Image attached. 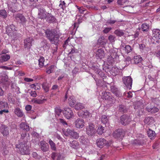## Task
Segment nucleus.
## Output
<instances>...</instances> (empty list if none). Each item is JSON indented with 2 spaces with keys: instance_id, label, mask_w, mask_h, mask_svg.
I'll return each mask as SVG.
<instances>
[{
  "instance_id": "9b49d317",
  "label": "nucleus",
  "mask_w": 160,
  "mask_h": 160,
  "mask_svg": "<svg viewBox=\"0 0 160 160\" xmlns=\"http://www.w3.org/2000/svg\"><path fill=\"white\" fill-rule=\"evenodd\" d=\"M102 98L107 100H112V102H115V99L114 97H112L110 92H105L102 93Z\"/></svg>"
},
{
  "instance_id": "cd10ccee",
  "label": "nucleus",
  "mask_w": 160,
  "mask_h": 160,
  "mask_svg": "<svg viewBox=\"0 0 160 160\" xmlns=\"http://www.w3.org/2000/svg\"><path fill=\"white\" fill-rule=\"evenodd\" d=\"M68 103L71 107H74L76 101L74 98L73 97H70L68 99Z\"/></svg>"
},
{
  "instance_id": "6e6d98bb",
  "label": "nucleus",
  "mask_w": 160,
  "mask_h": 160,
  "mask_svg": "<svg viewBox=\"0 0 160 160\" xmlns=\"http://www.w3.org/2000/svg\"><path fill=\"white\" fill-rule=\"evenodd\" d=\"M12 94L11 93H9L8 95V98L9 101L13 102V100L12 98Z\"/></svg>"
},
{
  "instance_id": "c756f323",
  "label": "nucleus",
  "mask_w": 160,
  "mask_h": 160,
  "mask_svg": "<svg viewBox=\"0 0 160 160\" xmlns=\"http://www.w3.org/2000/svg\"><path fill=\"white\" fill-rule=\"evenodd\" d=\"M148 135L151 139H152L155 136L156 134L154 131L149 129L147 132Z\"/></svg>"
},
{
  "instance_id": "49530a36",
  "label": "nucleus",
  "mask_w": 160,
  "mask_h": 160,
  "mask_svg": "<svg viewBox=\"0 0 160 160\" xmlns=\"http://www.w3.org/2000/svg\"><path fill=\"white\" fill-rule=\"evenodd\" d=\"M78 145V143L76 141H73L70 143V146L73 148H77Z\"/></svg>"
},
{
  "instance_id": "423d86ee",
  "label": "nucleus",
  "mask_w": 160,
  "mask_h": 160,
  "mask_svg": "<svg viewBox=\"0 0 160 160\" xmlns=\"http://www.w3.org/2000/svg\"><path fill=\"white\" fill-rule=\"evenodd\" d=\"M96 132L95 126L92 123H90L86 128V133L89 136H92L94 135Z\"/></svg>"
},
{
  "instance_id": "7ed1b4c3",
  "label": "nucleus",
  "mask_w": 160,
  "mask_h": 160,
  "mask_svg": "<svg viewBox=\"0 0 160 160\" xmlns=\"http://www.w3.org/2000/svg\"><path fill=\"white\" fill-rule=\"evenodd\" d=\"M64 134L66 136H70L74 139H77L79 137L78 134L77 132L69 128L67 129V131L64 132Z\"/></svg>"
},
{
  "instance_id": "052dcab7",
  "label": "nucleus",
  "mask_w": 160,
  "mask_h": 160,
  "mask_svg": "<svg viewBox=\"0 0 160 160\" xmlns=\"http://www.w3.org/2000/svg\"><path fill=\"white\" fill-rule=\"evenodd\" d=\"M77 50L74 47H73L72 48L71 52L69 53V54H74L77 52Z\"/></svg>"
},
{
  "instance_id": "e433bc0d",
  "label": "nucleus",
  "mask_w": 160,
  "mask_h": 160,
  "mask_svg": "<svg viewBox=\"0 0 160 160\" xmlns=\"http://www.w3.org/2000/svg\"><path fill=\"white\" fill-rule=\"evenodd\" d=\"M59 7L60 8L62 9V10L63 11L66 9V4L65 2L64 1H60Z\"/></svg>"
},
{
  "instance_id": "1a4fd4ad",
  "label": "nucleus",
  "mask_w": 160,
  "mask_h": 160,
  "mask_svg": "<svg viewBox=\"0 0 160 160\" xmlns=\"http://www.w3.org/2000/svg\"><path fill=\"white\" fill-rule=\"evenodd\" d=\"M113 136L115 138H122L124 135V133L121 129H119L115 131L113 133Z\"/></svg>"
},
{
  "instance_id": "5701e85b",
  "label": "nucleus",
  "mask_w": 160,
  "mask_h": 160,
  "mask_svg": "<svg viewBox=\"0 0 160 160\" xmlns=\"http://www.w3.org/2000/svg\"><path fill=\"white\" fill-rule=\"evenodd\" d=\"M110 72L113 76H116L119 74V70L117 67H113L111 69L109 70Z\"/></svg>"
},
{
  "instance_id": "f704fd0d",
  "label": "nucleus",
  "mask_w": 160,
  "mask_h": 160,
  "mask_svg": "<svg viewBox=\"0 0 160 160\" xmlns=\"http://www.w3.org/2000/svg\"><path fill=\"white\" fill-rule=\"evenodd\" d=\"M84 108L83 105L79 102L77 103L75 106V108L77 110L82 109Z\"/></svg>"
},
{
  "instance_id": "f8f14e48",
  "label": "nucleus",
  "mask_w": 160,
  "mask_h": 160,
  "mask_svg": "<svg viewBox=\"0 0 160 160\" xmlns=\"http://www.w3.org/2000/svg\"><path fill=\"white\" fill-rule=\"evenodd\" d=\"M9 128L7 126L2 125L0 128V132L4 137H6L9 135Z\"/></svg>"
},
{
  "instance_id": "864d4df0",
  "label": "nucleus",
  "mask_w": 160,
  "mask_h": 160,
  "mask_svg": "<svg viewBox=\"0 0 160 160\" xmlns=\"http://www.w3.org/2000/svg\"><path fill=\"white\" fill-rule=\"evenodd\" d=\"M8 27L12 30L13 32L17 31V27H15L13 24L11 25Z\"/></svg>"
},
{
  "instance_id": "3c124183",
  "label": "nucleus",
  "mask_w": 160,
  "mask_h": 160,
  "mask_svg": "<svg viewBox=\"0 0 160 160\" xmlns=\"http://www.w3.org/2000/svg\"><path fill=\"white\" fill-rule=\"evenodd\" d=\"M14 112L18 117H21L23 115V113L21 111H14Z\"/></svg>"
},
{
  "instance_id": "79ce46f5",
  "label": "nucleus",
  "mask_w": 160,
  "mask_h": 160,
  "mask_svg": "<svg viewBox=\"0 0 160 160\" xmlns=\"http://www.w3.org/2000/svg\"><path fill=\"white\" fill-rule=\"evenodd\" d=\"M0 17L4 18H5L7 17V12L5 10H0Z\"/></svg>"
},
{
  "instance_id": "39448f33",
  "label": "nucleus",
  "mask_w": 160,
  "mask_h": 160,
  "mask_svg": "<svg viewBox=\"0 0 160 160\" xmlns=\"http://www.w3.org/2000/svg\"><path fill=\"white\" fill-rule=\"evenodd\" d=\"M122 81L127 88L129 89L131 88L132 80L131 77H124L122 78Z\"/></svg>"
},
{
  "instance_id": "a18cd8bd",
  "label": "nucleus",
  "mask_w": 160,
  "mask_h": 160,
  "mask_svg": "<svg viewBox=\"0 0 160 160\" xmlns=\"http://www.w3.org/2000/svg\"><path fill=\"white\" fill-rule=\"evenodd\" d=\"M128 2V0H118L117 3L120 6L124 5Z\"/></svg>"
},
{
  "instance_id": "4c0bfd02",
  "label": "nucleus",
  "mask_w": 160,
  "mask_h": 160,
  "mask_svg": "<svg viewBox=\"0 0 160 160\" xmlns=\"http://www.w3.org/2000/svg\"><path fill=\"white\" fill-rule=\"evenodd\" d=\"M54 65H52L47 68L46 72L48 74H49L53 71V68L54 67Z\"/></svg>"
},
{
  "instance_id": "8fccbe9b",
  "label": "nucleus",
  "mask_w": 160,
  "mask_h": 160,
  "mask_svg": "<svg viewBox=\"0 0 160 160\" xmlns=\"http://www.w3.org/2000/svg\"><path fill=\"white\" fill-rule=\"evenodd\" d=\"M115 38V36L110 35L108 36V39L110 42L112 43L114 42Z\"/></svg>"
},
{
  "instance_id": "2eb2a0df",
  "label": "nucleus",
  "mask_w": 160,
  "mask_h": 160,
  "mask_svg": "<svg viewBox=\"0 0 160 160\" xmlns=\"http://www.w3.org/2000/svg\"><path fill=\"white\" fill-rule=\"evenodd\" d=\"M40 148L44 152H46L48 151L49 149L48 144L45 142L42 141L40 142Z\"/></svg>"
},
{
  "instance_id": "37998d69",
  "label": "nucleus",
  "mask_w": 160,
  "mask_h": 160,
  "mask_svg": "<svg viewBox=\"0 0 160 160\" xmlns=\"http://www.w3.org/2000/svg\"><path fill=\"white\" fill-rule=\"evenodd\" d=\"M6 32L7 34L10 36H12V35H14V32L12 31V30L10 29L9 27L8 26L6 30Z\"/></svg>"
},
{
  "instance_id": "e2e57ef3",
  "label": "nucleus",
  "mask_w": 160,
  "mask_h": 160,
  "mask_svg": "<svg viewBox=\"0 0 160 160\" xmlns=\"http://www.w3.org/2000/svg\"><path fill=\"white\" fill-rule=\"evenodd\" d=\"M31 96L33 97H36L37 96V93L35 91H31L30 93Z\"/></svg>"
},
{
  "instance_id": "72a5a7b5",
  "label": "nucleus",
  "mask_w": 160,
  "mask_h": 160,
  "mask_svg": "<svg viewBox=\"0 0 160 160\" xmlns=\"http://www.w3.org/2000/svg\"><path fill=\"white\" fill-rule=\"evenodd\" d=\"M104 127L102 126H99L97 132L98 134L102 135L104 132Z\"/></svg>"
},
{
  "instance_id": "f3484780",
  "label": "nucleus",
  "mask_w": 160,
  "mask_h": 160,
  "mask_svg": "<svg viewBox=\"0 0 160 160\" xmlns=\"http://www.w3.org/2000/svg\"><path fill=\"white\" fill-rule=\"evenodd\" d=\"M96 54V57L100 59L103 58L105 55L103 49L101 48L98 49Z\"/></svg>"
},
{
  "instance_id": "338daca9",
  "label": "nucleus",
  "mask_w": 160,
  "mask_h": 160,
  "mask_svg": "<svg viewBox=\"0 0 160 160\" xmlns=\"http://www.w3.org/2000/svg\"><path fill=\"white\" fill-rule=\"evenodd\" d=\"M27 135L26 132L22 133L21 135V138L22 139H24L26 137Z\"/></svg>"
},
{
  "instance_id": "603ef678",
  "label": "nucleus",
  "mask_w": 160,
  "mask_h": 160,
  "mask_svg": "<svg viewBox=\"0 0 160 160\" xmlns=\"http://www.w3.org/2000/svg\"><path fill=\"white\" fill-rule=\"evenodd\" d=\"M59 121L65 127L68 126V124L66 122L64 119L61 118L59 119Z\"/></svg>"
},
{
  "instance_id": "de8ad7c7",
  "label": "nucleus",
  "mask_w": 160,
  "mask_h": 160,
  "mask_svg": "<svg viewBox=\"0 0 160 160\" xmlns=\"http://www.w3.org/2000/svg\"><path fill=\"white\" fill-rule=\"evenodd\" d=\"M42 87L45 92L48 91L49 87L48 84L47 83H43L42 84Z\"/></svg>"
},
{
  "instance_id": "7c9ffc66",
  "label": "nucleus",
  "mask_w": 160,
  "mask_h": 160,
  "mask_svg": "<svg viewBox=\"0 0 160 160\" xmlns=\"http://www.w3.org/2000/svg\"><path fill=\"white\" fill-rule=\"evenodd\" d=\"M134 63L136 64H138L141 62L142 60V57L140 56H137L134 57Z\"/></svg>"
},
{
  "instance_id": "dca6fc26",
  "label": "nucleus",
  "mask_w": 160,
  "mask_h": 160,
  "mask_svg": "<svg viewBox=\"0 0 160 160\" xmlns=\"http://www.w3.org/2000/svg\"><path fill=\"white\" fill-rule=\"evenodd\" d=\"M108 42V40L104 36L100 37L98 40V43L100 45L104 46Z\"/></svg>"
},
{
  "instance_id": "20e7f679",
  "label": "nucleus",
  "mask_w": 160,
  "mask_h": 160,
  "mask_svg": "<svg viewBox=\"0 0 160 160\" xmlns=\"http://www.w3.org/2000/svg\"><path fill=\"white\" fill-rule=\"evenodd\" d=\"M131 121V117L126 115H123L120 118V122L123 125L126 126Z\"/></svg>"
},
{
  "instance_id": "09e8293b",
  "label": "nucleus",
  "mask_w": 160,
  "mask_h": 160,
  "mask_svg": "<svg viewBox=\"0 0 160 160\" xmlns=\"http://www.w3.org/2000/svg\"><path fill=\"white\" fill-rule=\"evenodd\" d=\"M44 100H41L40 99H34L32 100V102L36 104H41L43 103Z\"/></svg>"
},
{
  "instance_id": "58836bf2",
  "label": "nucleus",
  "mask_w": 160,
  "mask_h": 160,
  "mask_svg": "<svg viewBox=\"0 0 160 160\" xmlns=\"http://www.w3.org/2000/svg\"><path fill=\"white\" fill-rule=\"evenodd\" d=\"M49 143L50 145L51 148L54 151H56V148L55 144L51 139L49 140Z\"/></svg>"
},
{
  "instance_id": "6ab92c4d",
  "label": "nucleus",
  "mask_w": 160,
  "mask_h": 160,
  "mask_svg": "<svg viewBox=\"0 0 160 160\" xmlns=\"http://www.w3.org/2000/svg\"><path fill=\"white\" fill-rule=\"evenodd\" d=\"M152 37L157 39H160V30L158 29H154L152 31Z\"/></svg>"
},
{
  "instance_id": "f03ea898",
  "label": "nucleus",
  "mask_w": 160,
  "mask_h": 160,
  "mask_svg": "<svg viewBox=\"0 0 160 160\" xmlns=\"http://www.w3.org/2000/svg\"><path fill=\"white\" fill-rule=\"evenodd\" d=\"M17 150L22 155H28L30 154L29 147L25 142H20L16 145Z\"/></svg>"
},
{
  "instance_id": "c03bdc74",
  "label": "nucleus",
  "mask_w": 160,
  "mask_h": 160,
  "mask_svg": "<svg viewBox=\"0 0 160 160\" xmlns=\"http://www.w3.org/2000/svg\"><path fill=\"white\" fill-rule=\"evenodd\" d=\"M31 87L34 88L35 90H39L40 88V84L38 83H36L31 85Z\"/></svg>"
},
{
  "instance_id": "4be33fe9",
  "label": "nucleus",
  "mask_w": 160,
  "mask_h": 160,
  "mask_svg": "<svg viewBox=\"0 0 160 160\" xmlns=\"http://www.w3.org/2000/svg\"><path fill=\"white\" fill-rule=\"evenodd\" d=\"M111 91L117 97H120L121 95L120 92L115 86H112L111 87Z\"/></svg>"
},
{
  "instance_id": "6e6552de",
  "label": "nucleus",
  "mask_w": 160,
  "mask_h": 160,
  "mask_svg": "<svg viewBox=\"0 0 160 160\" xmlns=\"http://www.w3.org/2000/svg\"><path fill=\"white\" fill-rule=\"evenodd\" d=\"M55 113L59 115L60 113L62 111L64 116L68 119L72 118L74 114L72 111H55Z\"/></svg>"
},
{
  "instance_id": "bf43d9fd",
  "label": "nucleus",
  "mask_w": 160,
  "mask_h": 160,
  "mask_svg": "<svg viewBox=\"0 0 160 160\" xmlns=\"http://www.w3.org/2000/svg\"><path fill=\"white\" fill-rule=\"evenodd\" d=\"M118 109L119 110H125L126 109V108L124 105L121 104L118 106Z\"/></svg>"
},
{
  "instance_id": "5fc2aeb1",
  "label": "nucleus",
  "mask_w": 160,
  "mask_h": 160,
  "mask_svg": "<svg viewBox=\"0 0 160 160\" xmlns=\"http://www.w3.org/2000/svg\"><path fill=\"white\" fill-rule=\"evenodd\" d=\"M116 22L115 20H109L106 22L107 24H110L111 25L113 24Z\"/></svg>"
},
{
  "instance_id": "9d476101",
  "label": "nucleus",
  "mask_w": 160,
  "mask_h": 160,
  "mask_svg": "<svg viewBox=\"0 0 160 160\" xmlns=\"http://www.w3.org/2000/svg\"><path fill=\"white\" fill-rule=\"evenodd\" d=\"M33 39L32 37L28 38L24 40V47L28 49L32 46V42Z\"/></svg>"
},
{
  "instance_id": "4d7b16f0",
  "label": "nucleus",
  "mask_w": 160,
  "mask_h": 160,
  "mask_svg": "<svg viewBox=\"0 0 160 160\" xmlns=\"http://www.w3.org/2000/svg\"><path fill=\"white\" fill-rule=\"evenodd\" d=\"M69 41V38H68L66 40L64 44L63 45V47L64 48H66V46L68 44V42Z\"/></svg>"
},
{
  "instance_id": "473e14b6",
  "label": "nucleus",
  "mask_w": 160,
  "mask_h": 160,
  "mask_svg": "<svg viewBox=\"0 0 160 160\" xmlns=\"http://www.w3.org/2000/svg\"><path fill=\"white\" fill-rule=\"evenodd\" d=\"M114 33L119 37L122 36L124 35V33L123 31L121 30L117 29L115 30L114 32Z\"/></svg>"
},
{
  "instance_id": "ddd939ff",
  "label": "nucleus",
  "mask_w": 160,
  "mask_h": 160,
  "mask_svg": "<svg viewBox=\"0 0 160 160\" xmlns=\"http://www.w3.org/2000/svg\"><path fill=\"white\" fill-rule=\"evenodd\" d=\"M74 123L76 128H82L84 126V121L82 119L78 118L75 121Z\"/></svg>"
},
{
  "instance_id": "ea45409f",
  "label": "nucleus",
  "mask_w": 160,
  "mask_h": 160,
  "mask_svg": "<svg viewBox=\"0 0 160 160\" xmlns=\"http://www.w3.org/2000/svg\"><path fill=\"white\" fill-rule=\"evenodd\" d=\"M44 58L43 57H41L38 60V65L40 67H42L44 66Z\"/></svg>"
},
{
  "instance_id": "f257e3e1",
  "label": "nucleus",
  "mask_w": 160,
  "mask_h": 160,
  "mask_svg": "<svg viewBox=\"0 0 160 160\" xmlns=\"http://www.w3.org/2000/svg\"><path fill=\"white\" fill-rule=\"evenodd\" d=\"M44 32L46 37L51 43L57 46L59 43L60 36L56 32L55 30L54 29H47L44 30Z\"/></svg>"
},
{
  "instance_id": "774afa93",
  "label": "nucleus",
  "mask_w": 160,
  "mask_h": 160,
  "mask_svg": "<svg viewBox=\"0 0 160 160\" xmlns=\"http://www.w3.org/2000/svg\"><path fill=\"white\" fill-rule=\"evenodd\" d=\"M56 157H57V160H62L61 155L60 154L58 153Z\"/></svg>"
},
{
  "instance_id": "b1692460",
  "label": "nucleus",
  "mask_w": 160,
  "mask_h": 160,
  "mask_svg": "<svg viewBox=\"0 0 160 160\" xmlns=\"http://www.w3.org/2000/svg\"><path fill=\"white\" fill-rule=\"evenodd\" d=\"M144 122L145 124L149 125L153 123L154 122V121L152 117H148L145 118Z\"/></svg>"
},
{
  "instance_id": "4468645a",
  "label": "nucleus",
  "mask_w": 160,
  "mask_h": 160,
  "mask_svg": "<svg viewBox=\"0 0 160 160\" xmlns=\"http://www.w3.org/2000/svg\"><path fill=\"white\" fill-rule=\"evenodd\" d=\"M48 13L43 8H40L38 14V18L41 19L46 18L47 17L46 14Z\"/></svg>"
},
{
  "instance_id": "412c9836",
  "label": "nucleus",
  "mask_w": 160,
  "mask_h": 160,
  "mask_svg": "<svg viewBox=\"0 0 160 160\" xmlns=\"http://www.w3.org/2000/svg\"><path fill=\"white\" fill-rule=\"evenodd\" d=\"M41 44L44 50H48L49 49L50 44L48 43L47 40L45 39L43 40L41 42Z\"/></svg>"
},
{
  "instance_id": "69168bd1",
  "label": "nucleus",
  "mask_w": 160,
  "mask_h": 160,
  "mask_svg": "<svg viewBox=\"0 0 160 160\" xmlns=\"http://www.w3.org/2000/svg\"><path fill=\"white\" fill-rule=\"evenodd\" d=\"M58 153L56 152H53L51 154V158H52L54 160L55 159V158L57 157Z\"/></svg>"
},
{
  "instance_id": "2f4dec72",
  "label": "nucleus",
  "mask_w": 160,
  "mask_h": 160,
  "mask_svg": "<svg viewBox=\"0 0 160 160\" xmlns=\"http://www.w3.org/2000/svg\"><path fill=\"white\" fill-rule=\"evenodd\" d=\"M1 58L2 61L6 62L10 58L9 55L7 54H4L1 56Z\"/></svg>"
},
{
  "instance_id": "0e129e2a",
  "label": "nucleus",
  "mask_w": 160,
  "mask_h": 160,
  "mask_svg": "<svg viewBox=\"0 0 160 160\" xmlns=\"http://www.w3.org/2000/svg\"><path fill=\"white\" fill-rule=\"evenodd\" d=\"M78 68L75 67L72 70V72L73 74H76L78 71Z\"/></svg>"
},
{
  "instance_id": "c9c22d12",
  "label": "nucleus",
  "mask_w": 160,
  "mask_h": 160,
  "mask_svg": "<svg viewBox=\"0 0 160 160\" xmlns=\"http://www.w3.org/2000/svg\"><path fill=\"white\" fill-rule=\"evenodd\" d=\"M101 121L102 123L105 124L108 123V120L107 118V116L103 115L101 117Z\"/></svg>"
},
{
  "instance_id": "a878e982",
  "label": "nucleus",
  "mask_w": 160,
  "mask_h": 160,
  "mask_svg": "<svg viewBox=\"0 0 160 160\" xmlns=\"http://www.w3.org/2000/svg\"><path fill=\"white\" fill-rule=\"evenodd\" d=\"M49 14V17H47L46 18L47 20L49 23H52L55 21L56 19L54 17L52 16L51 13H48Z\"/></svg>"
},
{
  "instance_id": "680f3d73",
  "label": "nucleus",
  "mask_w": 160,
  "mask_h": 160,
  "mask_svg": "<svg viewBox=\"0 0 160 160\" xmlns=\"http://www.w3.org/2000/svg\"><path fill=\"white\" fill-rule=\"evenodd\" d=\"M78 10L80 13H83L86 10V9L82 7H80L79 9H78Z\"/></svg>"
},
{
  "instance_id": "bb28decb",
  "label": "nucleus",
  "mask_w": 160,
  "mask_h": 160,
  "mask_svg": "<svg viewBox=\"0 0 160 160\" xmlns=\"http://www.w3.org/2000/svg\"><path fill=\"white\" fill-rule=\"evenodd\" d=\"M8 105L5 102H0V109L1 110H8Z\"/></svg>"
},
{
  "instance_id": "aec40b11",
  "label": "nucleus",
  "mask_w": 160,
  "mask_h": 160,
  "mask_svg": "<svg viewBox=\"0 0 160 160\" xmlns=\"http://www.w3.org/2000/svg\"><path fill=\"white\" fill-rule=\"evenodd\" d=\"M15 18L18 21H20L22 23H24L26 21L25 18L22 14H18L15 16Z\"/></svg>"
},
{
  "instance_id": "a211bd4d",
  "label": "nucleus",
  "mask_w": 160,
  "mask_h": 160,
  "mask_svg": "<svg viewBox=\"0 0 160 160\" xmlns=\"http://www.w3.org/2000/svg\"><path fill=\"white\" fill-rule=\"evenodd\" d=\"M78 115L79 117L86 118L89 115V112L88 111H79L78 112Z\"/></svg>"
},
{
  "instance_id": "0eeeda50",
  "label": "nucleus",
  "mask_w": 160,
  "mask_h": 160,
  "mask_svg": "<svg viewBox=\"0 0 160 160\" xmlns=\"http://www.w3.org/2000/svg\"><path fill=\"white\" fill-rule=\"evenodd\" d=\"M96 143L98 147L102 148L105 146H109V143L104 138H101L97 139Z\"/></svg>"
},
{
  "instance_id": "a19ab883",
  "label": "nucleus",
  "mask_w": 160,
  "mask_h": 160,
  "mask_svg": "<svg viewBox=\"0 0 160 160\" xmlns=\"http://www.w3.org/2000/svg\"><path fill=\"white\" fill-rule=\"evenodd\" d=\"M122 47L124 48V46H121V48H122ZM124 48L126 52L127 53L130 52L132 51V48L129 45H126L125 47H124Z\"/></svg>"
},
{
  "instance_id": "393cba45",
  "label": "nucleus",
  "mask_w": 160,
  "mask_h": 160,
  "mask_svg": "<svg viewBox=\"0 0 160 160\" xmlns=\"http://www.w3.org/2000/svg\"><path fill=\"white\" fill-rule=\"evenodd\" d=\"M20 128L21 129L25 130L26 131H28L30 130L29 125L23 122L21 123L20 124Z\"/></svg>"
},
{
  "instance_id": "c85d7f7f",
  "label": "nucleus",
  "mask_w": 160,
  "mask_h": 160,
  "mask_svg": "<svg viewBox=\"0 0 160 160\" xmlns=\"http://www.w3.org/2000/svg\"><path fill=\"white\" fill-rule=\"evenodd\" d=\"M149 25L146 23L142 24L141 26V29L143 32H147L149 30Z\"/></svg>"
},
{
  "instance_id": "13d9d810",
  "label": "nucleus",
  "mask_w": 160,
  "mask_h": 160,
  "mask_svg": "<svg viewBox=\"0 0 160 160\" xmlns=\"http://www.w3.org/2000/svg\"><path fill=\"white\" fill-rule=\"evenodd\" d=\"M111 29L112 28H106L103 30V32L105 33H107L111 30Z\"/></svg>"
}]
</instances>
